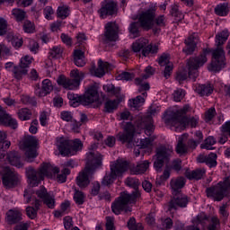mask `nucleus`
I'll return each mask as SVG.
<instances>
[{"label":"nucleus","instance_id":"nucleus-46","mask_svg":"<svg viewBox=\"0 0 230 230\" xmlns=\"http://www.w3.org/2000/svg\"><path fill=\"white\" fill-rule=\"evenodd\" d=\"M208 230H220V219L217 216H213L210 218Z\"/></svg>","mask_w":230,"mask_h":230},{"label":"nucleus","instance_id":"nucleus-18","mask_svg":"<svg viewBox=\"0 0 230 230\" xmlns=\"http://www.w3.org/2000/svg\"><path fill=\"white\" fill-rule=\"evenodd\" d=\"M20 177L17 172L5 167L2 171V182L5 188H15L19 184Z\"/></svg>","mask_w":230,"mask_h":230},{"label":"nucleus","instance_id":"nucleus-17","mask_svg":"<svg viewBox=\"0 0 230 230\" xmlns=\"http://www.w3.org/2000/svg\"><path fill=\"white\" fill-rule=\"evenodd\" d=\"M31 62H33V58L29 56L22 58L20 64L13 68V78L16 80H22V76L28 75V67L31 65Z\"/></svg>","mask_w":230,"mask_h":230},{"label":"nucleus","instance_id":"nucleus-35","mask_svg":"<svg viewBox=\"0 0 230 230\" xmlns=\"http://www.w3.org/2000/svg\"><path fill=\"white\" fill-rule=\"evenodd\" d=\"M196 93L200 96H209L213 93V87L211 84H199L196 87Z\"/></svg>","mask_w":230,"mask_h":230},{"label":"nucleus","instance_id":"nucleus-45","mask_svg":"<svg viewBox=\"0 0 230 230\" xmlns=\"http://www.w3.org/2000/svg\"><path fill=\"white\" fill-rule=\"evenodd\" d=\"M171 15L174 17L176 22L182 21L184 19V14L181 11H179V7L177 5H172L171 9Z\"/></svg>","mask_w":230,"mask_h":230},{"label":"nucleus","instance_id":"nucleus-12","mask_svg":"<svg viewBox=\"0 0 230 230\" xmlns=\"http://www.w3.org/2000/svg\"><path fill=\"white\" fill-rule=\"evenodd\" d=\"M186 185V179L182 176L171 180L170 186L172 190L174 202H190L191 198L181 193V190Z\"/></svg>","mask_w":230,"mask_h":230},{"label":"nucleus","instance_id":"nucleus-32","mask_svg":"<svg viewBox=\"0 0 230 230\" xmlns=\"http://www.w3.org/2000/svg\"><path fill=\"white\" fill-rule=\"evenodd\" d=\"M146 92H143L142 95H137L136 98L130 99L128 102L129 107H131V109H138V107L145 103V98H146Z\"/></svg>","mask_w":230,"mask_h":230},{"label":"nucleus","instance_id":"nucleus-58","mask_svg":"<svg viewBox=\"0 0 230 230\" xmlns=\"http://www.w3.org/2000/svg\"><path fill=\"white\" fill-rule=\"evenodd\" d=\"M158 64L161 66H168L170 63V55L169 54H163L159 59H158Z\"/></svg>","mask_w":230,"mask_h":230},{"label":"nucleus","instance_id":"nucleus-63","mask_svg":"<svg viewBox=\"0 0 230 230\" xmlns=\"http://www.w3.org/2000/svg\"><path fill=\"white\" fill-rule=\"evenodd\" d=\"M8 28V22L4 18L0 17V35H5Z\"/></svg>","mask_w":230,"mask_h":230},{"label":"nucleus","instance_id":"nucleus-51","mask_svg":"<svg viewBox=\"0 0 230 230\" xmlns=\"http://www.w3.org/2000/svg\"><path fill=\"white\" fill-rule=\"evenodd\" d=\"M136 78V75L132 72H121L118 76V80H125L126 82H130V80H134Z\"/></svg>","mask_w":230,"mask_h":230},{"label":"nucleus","instance_id":"nucleus-11","mask_svg":"<svg viewBox=\"0 0 230 230\" xmlns=\"http://www.w3.org/2000/svg\"><path fill=\"white\" fill-rule=\"evenodd\" d=\"M125 184L128 186V188H133L135 191L132 194H128V192H121L119 197L115 199V202H130L134 200H137L139 197H141V192L137 190L139 188V180L137 178L128 177L125 180Z\"/></svg>","mask_w":230,"mask_h":230},{"label":"nucleus","instance_id":"nucleus-62","mask_svg":"<svg viewBox=\"0 0 230 230\" xmlns=\"http://www.w3.org/2000/svg\"><path fill=\"white\" fill-rule=\"evenodd\" d=\"M99 200H103L105 202H111L112 200V195L109 191H103L99 194Z\"/></svg>","mask_w":230,"mask_h":230},{"label":"nucleus","instance_id":"nucleus-9","mask_svg":"<svg viewBox=\"0 0 230 230\" xmlns=\"http://www.w3.org/2000/svg\"><path fill=\"white\" fill-rule=\"evenodd\" d=\"M128 170V162L123 159H117L114 162H111V172L109 174H106L102 181V184L103 186H109L110 184H112L118 177L123 175L125 172Z\"/></svg>","mask_w":230,"mask_h":230},{"label":"nucleus","instance_id":"nucleus-48","mask_svg":"<svg viewBox=\"0 0 230 230\" xmlns=\"http://www.w3.org/2000/svg\"><path fill=\"white\" fill-rule=\"evenodd\" d=\"M205 164L209 166V168H215L217 166V154L211 153L207 155Z\"/></svg>","mask_w":230,"mask_h":230},{"label":"nucleus","instance_id":"nucleus-10","mask_svg":"<svg viewBox=\"0 0 230 230\" xmlns=\"http://www.w3.org/2000/svg\"><path fill=\"white\" fill-rule=\"evenodd\" d=\"M173 154V147L162 146L156 148L155 160L154 168L156 172H163V166L170 163V159Z\"/></svg>","mask_w":230,"mask_h":230},{"label":"nucleus","instance_id":"nucleus-60","mask_svg":"<svg viewBox=\"0 0 230 230\" xmlns=\"http://www.w3.org/2000/svg\"><path fill=\"white\" fill-rule=\"evenodd\" d=\"M23 30L25 33H33V31H35V26L33 23H31V22L25 21L23 23Z\"/></svg>","mask_w":230,"mask_h":230},{"label":"nucleus","instance_id":"nucleus-59","mask_svg":"<svg viewBox=\"0 0 230 230\" xmlns=\"http://www.w3.org/2000/svg\"><path fill=\"white\" fill-rule=\"evenodd\" d=\"M63 224L66 230H71L74 226L73 217L66 216L63 218Z\"/></svg>","mask_w":230,"mask_h":230},{"label":"nucleus","instance_id":"nucleus-33","mask_svg":"<svg viewBox=\"0 0 230 230\" xmlns=\"http://www.w3.org/2000/svg\"><path fill=\"white\" fill-rule=\"evenodd\" d=\"M205 174L206 170L204 169H196L192 172H186L185 173L187 179H189L190 181H200V179H202V177H204Z\"/></svg>","mask_w":230,"mask_h":230},{"label":"nucleus","instance_id":"nucleus-1","mask_svg":"<svg viewBox=\"0 0 230 230\" xmlns=\"http://www.w3.org/2000/svg\"><path fill=\"white\" fill-rule=\"evenodd\" d=\"M209 51L208 49H204L203 52L199 57L190 58L187 62V70L183 69L176 74L177 82L182 84L184 80H188V77L195 82L199 77V68L202 67V66L208 62L207 57L209 55Z\"/></svg>","mask_w":230,"mask_h":230},{"label":"nucleus","instance_id":"nucleus-13","mask_svg":"<svg viewBox=\"0 0 230 230\" xmlns=\"http://www.w3.org/2000/svg\"><path fill=\"white\" fill-rule=\"evenodd\" d=\"M141 49L143 57H148L150 53L155 55L159 51V44H148V40L140 38L132 44V50L134 53H139Z\"/></svg>","mask_w":230,"mask_h":230},{"label":"nucleus","instance_id":"nucleus-55","mask_svg":"<svg viewBox=\"0 0 230 230\" xmlns=\"http://www.w3.org/2000/svg\"><path fill=\"white\" fill-rule=\"evenodd\" d=\"M128 227L129 230H143V225L141 224H137L136 223V218L131 217L128 221Z\"/></svg>","mask_w":230,"mask_h":230},{"label":"nucleus","instance_id":"nucleus-23","mask_svg":"<svg viewBox=\"0 0 230 230\" xmlns=\"http://www.w3.org/2000/svg\"><path fill=\"white\" fill-rule=\"evenodd\" d=\"M51 91H53V84L49 79H45L42 81L41 89L40 84H36L35 87V94L36 96H39V98L48 96Z\"/></svg>","mask_w":230,"mask_h":230},{"label":"nucleus","instance_id":"nucleus-15","mask_svg":"<svg viewBox=\"0 0 230 230\" xmlns=\"http://www.w3.org/2000/svg\"><path fill=\"white\" fill-rule=\"evenodd\" d=\"M37 137L33 136H25L23 138V148L26 151L27 163H33V159L37 157Z\"/></svg>","mask_w":230,"mask_h":230},{"label":"nucleus","instance_id":"nucleus-47","mask_svg":"<svg viewBox=\"0 0 230 230\" xmlns=\"http://www.w3.org/2000/svg\"><path fill=\"white\" fill-rule=\"evenodd\" d=\"M103 91H105V93H108V94L116 95L119 94L120 89L116 88L112 84H107L103 85Z\"/></svg>","mask_w":230,"mask_h":230},{"label":"nucleus","instance_id":"nucleus-21","mask_svg":"<svg viewBox=\"0 0 230 230\" xmlns=\"http://www.w3.org/2000/svg\"><path fill=\"white\" fill-rule=\"evenodd\" d=\"M111 69H112V66L109 64V62H103L102 59H99L98 67L92 66L90 73L97 76V78H102V76H105V73L111 71Z\"/></svg>","mask_w":230,"mask_h":230},{"label":"nucleus","instance_id":"nucleus-26","mask_svg":"<svg viewBox=\"0 0 230 230\" xmlns=\"http://www.w3.org/2000/svg\"><path fill=\"white\" fill-rule=\"evenodd\" d=\"M111 211L114 215H121V213H128L132 211V206L128 202H114L111 204Z\"/></svg>","mask_w":230,"mask_h":230},{"label":"nucleus","instance_id":"nucleus-56","mask_svg":"<svg viewBox=\"0 0 230 230\" xmlns=\"http://www.w3.org/2000/svg\"><path fill=\"white\" fill-rule=\"evenodd\" d=\"M21 100L22 102L24 103V105H32L33 107L37 105V101L35 100V97H30V95H22Z\"/></svg>","mask_w":230,"mask_h":230},{"label":"nucleus","instance_id":"nucleus-44","mask_svg":"<svg viewBox=\"0 0 230 230\" xmlns=\"http://www.w3.org/2000/svg\"><path fill=\"white\" fill-rule=\"evenodd\" d=\"M188 152V146L184 144V137H180L178 138V144L176 146V153L182 155V154H186Z\"/></svg>","mask_w":230,"mask_h":230},{"label":"nucleus","instance_id":"nucleus-36","mask_svg":"<svg viewBox=\"0 0 230 230\" xmlns=\"http://www.w3.org/2000/svg\"><path fill=\"white\" fill-rule=\"evenodd\" d=\"M128 31L132 35L133 39L139 37L141 31V23L138 22H133L129 24Z\"/></svg>","mask_w":230,"mask_h":230},{"label":"nucleus","instance_id":"nucleus-2","mask_svg":"<svg viewBox=\"0 0 230 230\" xmlns=\"http://www.w3.org/2000/svg\"><path fill=\"white\" fill-rule=\"evenodd\" d=\"M229 34L226 31H222L216 36V44L217 48L212 52V62L208 70L214 73H218L226 66V52L222 48V44L227 40Z\"/></svg>","mask_w":230,"mask_h":230},{"label":"nucleus","instance_id":"nucleus-3","mask_svg":"<svg viewBox=\"0 0 230 230\" xmlns=\"http://www.w3.org/2000/svg\"><path fill=\"white\" fill-rule=\"evenodd\" d=\"M59 172L58 167H53L49 164H43L38 171L33 167L25 169L26 177L32 187L39 186L40 181H44V177H51L53 173H58Z\"/></svg>","mask_w":230,"mask_h":230},{"label":"nucleus","instance_id":"nucleus-38","mask_svg":"<svg viewBox=\"0 0 230 230\" xmlns=\"http://www.w3.org/2000/svg\"><path fill=\"white\" fill-rule=\"evenodd\" d=\"M119 105V101L118 100H109L104 103V111L108 113H112L118 106Z\"/></svg>","mask_w":230,"mask_h":230},{"label":"nucleus","instance_id":"nucleus-14","mask_svg":"<svg viewBox=\"0 0 230 230\" xmlns=\"http://www.w3.org/2000/svg\"><path fill=\"white\" fill-rule=\"evenodd\" d=\"M157 114V110L154 107H151L149 110V114L141 117L140 119H138V121L137 122V127L138 128H144L145 134L147 136H152L154 134V119H152V116H155Z\"/></svg>","mask_w":230,"mask_h":230},{"label":"nucleus","instance_id":"nucleus-57","mask_svg":"<svg viewBox=\"0 0 230 230\" xmlns=\"http://www.w3.org/2000/svg\"><path fill=\"white\" fill-rule=\"evenodd\" d=\"M49 55L52 58H58L62 55V49L58 46L53 47L49 51Z\"/></svg>","mask_w":230,"mask_h":230},{"label":"nucleus","instance_id":"nucleus-25","mask_svg":"<svg viewBox=\"0 0 230 230\" xmlns=\"http://www.w3.org/2000/svg\"><path fill=\"white\" fill-rule=\"evenodd\" d=\"M57 83L58 85H62L65 89H68L69 91H73L80 87V82L78 80L67 79L64 75H59L57 79Z\"/></svg>","mask_w":230,"mask_h":230},{"label":"nucleus","instance_id":"nucleus-42","mask_svg":"<svg viewBox=\"0 0 230 230\" xmlns=\"http://www.w3.org/2000/svg\"><path fill=\"white\" fill-rule=\"evenodd\" d=\"M217 144V139L215 137H208L206 138L204 144H201L200 148L205 150H215V147H213V145Z\"/></svg>","mask_w":230,"mask_h":230},{"label":"nucleus","instance_id":"nucleus-19","mask_svg":"<svg viewBox=\"0 0 230 230\" xmlns=\"http://www.w3.org/2000/svg\"><path fill=\"white\" fill-rule=\"evenodd\" d=\"M119 33V26L116 24V22H110L105 25L104 42H116Z\"/></svg>","mask_w":230,"mask_h":230},{"label":"nucleus","instance_id":"nucleus-50","mask_svg":"<svg viewBox=\"0 0 230 230\" xmlns=\"http://www.w3.org/2000/svg\"><path fill=\"white\" fill-rule=\"evenodd\" d=\"M57 13L59 19H67V17H69V7L59 6L58 8Z\"/></svg>","mask_w":230,"mask_h":230},{"label":"nucleus","instance_id":"nucleus-54","mask_svg":"<svg viewBox=\"0 0 230 230\" xmlns=\"http://www.w3.org/2000/svg\"><path fill=\"white\" fill-rule=\"evenodd\" d=\"M23 197L26 202H39L37 198L33 195V191L31 190V189L25 190Z\"/></svg>","mask_w":230,"mask_h":230},{"label":"nucleus","instance_id":"nucleus-49","mask_svg":"<svg viewBox=\"0 0 230 230\" xmlns=\"http://www.w3.org/2000/svg\"><path fill=\"white\" fill-rule=\"evenodd\" d=\"M227 12H229V10L227 9V4L226 3L218 4L215 8V13H217V15H220L221 17H224V15H227Z\"/></svg>","mask_w":230,"mask_h":230},{"label":"nucleus","instance_id":"nucleus-40","mask_svg":"<svg viewBox=\"0 0 230 230\" xmlns=\"http://www.w3.org/2000/svg\"><path fill=\"white\" fill-rule=\"evenodd\" d=\"M19 119L22 121H28L31 119V111L28 108H22L17 112Z\"/></svg>","mask_w":230,"mask_h":230},{"label":"nucleus","instance_id":"nucleus-34","mask_svg":"<svg viewBox=\"0 0 230 230\" xmlns=\"http://www.w3.org/2000/svg\"><path fill=\"white\" fill-rule=\"evenodd\" d=\"M74 63L77 67H84L85 66V56L82 50L74 51Z\"/></svg>","mask_w":230,"mask_h":230},{"label":"nucleus","instance_id":"nucleus-24","mask_svg":"<svg viewBox=\"0 0 230 230\" xmlns=\"http://www.w3.org/2000/svg\"><path fill=\"white\" fill-rule=\"evenodd\" d=\"M0 123L4 125L5 127H10L13 130H15L19 127L17 120L15 119H12L8 113L3 109V106H0Z\"/></svg>","mask_w":230,"mask_h":230},{"label":"nucleus","instance_id":"nucleus-31","mask_svg":"<svg viewBox=\"0 0 230 230\" xmlns=\"http://www.w3.org/2000/svg\"><path fill=\"white\" fill-rule=\"evenodd\" d=\"M209 222V217L206 213L201 212L192 218V224L194 226H201V227H206Z\"/></svg>","mask_w":230,"mask_h":230},{"label":"nucleus","instance_id":"nucleus-8","mask_svg":"<svg viewBox=\"0 0 230 230\" xmlns=\"http://www.w3.org/2000/svg\"><path fill=\"white\" fill-rule=\"evenodd\" d=\"M56 145L61 155H64L65 157H70L71 155H76V152L82 150L84 146L82 140L78 138L75 140H69L65 137L57 138Z\"/></svg>","mask_w":230,"mask_h":230},{"label":"nucleus","instance_id":"nucleus-41","mask_svg":"<svg viewBox=\"0 0 230 230\" xmlns=\"http://www.w3.org/2000/svg\"><path fill=\"white\" fill-rule=\"evenodd\" d=\"M96 148H98L97 143H93L92 146H90V147H89L90 152L86 155V160H87V163H89V155L93 154V161L95 163L96 159H101V164H102V155L98 152H94V150H96Z\"/></svg>","mask_w":230,"mask_h":230},{"label":"nucleus","instance_id":"nucleus-43","mask_svg":"<svg viewBox=\"0 0 230 230\" xmlns=\"http://www.w3.org/2000/svg\"><path fill=\"white\" fill-rule=\"evenodd\" d=\"M6 132L0 131V148L1 150H8L10 148L12 142L6 140Z\"/></svg>","mask_w":230,"mask_h":230},{"label":"nucleus","instance_id":"nucleus-28","mask_svg":"<svg viewBox=\"0 0 230 230\" xmlns=\"http://www.w3.org/2000/svg\"><path fill=\"white\" fill-rule=\"evenodd\" d=\"M197 37L195 35H190L187 40H185V48H183L182 51L185 55H193L195 52V48H197Z\"/></svg>","mask_w":230,"mask_h":230},{"label":"nucleus","instance_id":"nucleus-22","mask_svg":"<svg viewBox=\"0 0 230 230\" xmlns=\"http://www.w3.org/2000/svg\"><path fill=\"white\" fill-rule=\"evenodd\" d=\"M117 4L112 0H104L102 8L99 10L102 19H105L107 15H114L116 13Z\"/></svg>","mask_w":230,"mask_h":230},{"label":"nucleus","instance_id":"nucleus-29","mask_svg":"<svg viewBox=\"0 0 230 230\" xmlns=\"http://www.w3.org/2000/svg\"><path fill=\"white\" fill-rule=\"evenodd\" d=\"M149 167L150 162L147 160L138 162L136 166L131 168V173H133V175H142V173H145Z\"/></svg>","mask_w":230,"mask_h":230},{"label":"nucleus","instance_id":"nucleus-52","mask_svg":"<svg viewBox=\"0 0 230 230\" xmlns=\"http://www.w3.org/2000/svg\"><path fill=\"white\" fill-rule=\"evenodd\" d=\"M71 173V171L67 168H65L61 171L60 174H58L57 181L58 182H60V184L66 182L67 181V175Z\"/></svg>","mask_w":230,"mask_h":230},{"label":"nucleus","instance_id":"nucleus-53","mask_svg":"<svg viewBox=\"0 0 230 230\" xmlns=\"http://www.w3.org/2000/svg\"><path fill=\"white\" fill-rule=\"evenodd\" d=\"M12 15H13L16 21L21 22L24 21V17H26V13L21 9H13Z\"/></svg>","mask_w":230,"mask_h":230},{"label":"nucleus","instance_id":"nucleus-37","mask_svg":"<svg viewBox=\"0 0 230 230\" xmlns=\"http://www.w3.org/2000/svg\"><path fill=\"white\" fill-rule=\"evenodd\" d=\"M40 209V203L37 202L34 204V206L27 207L26 208V215L31 218V220H33L37 218V211Z\"/></svg>","mask_w":230,"mask_h":230},{"label":"nucleus","instance_id":"nucleus-4","mask_svg":"<svg viewBox=\"0 0 230 230\" xmlns=\"http://www.w3.org/2000/svg\"><path fill=\"white\" fill-rule=\"evenodd\" d=\"M188 111H190V105L183 106L182 109L168 115L165 119V123L172 127H176V128H179L181 125L184 128L191 127V128H195L199 125V119L184 117Z\"/></svg>","mask_w":230,"mask_h":230},{"label":"nucleus","instance_id":"nucleus-39","mask_svg":"<svg viewBox=\"0 0 230 230\" xmlns=\"http://www.w3.org/2000/svg\"><path fill=\"white\" fill-rule=\"evenodd\" d=\"M69 208H71V204L69 202L61 203L60 210H56L54 212V217L56 218H60V217H64V215L68 213Z\"/></svg>","mask_w":230,"mask_h":230},{"label":"nucleus","instance_id":"nucleus-5","mask_svg":"<svg viewBox=\"0 0 230 230\" xmlns=\"http://www.w3.org/2000/svg\"><path fill=\"white\" fill-rule=\"evenodd\" d=\"M134 125L132 122H128L124 127V132H119L117 135V139L120 141V143H128V148H132V145L138 148H148V146H152L154 140L148 137L140 139V141H134Z\"/></svg>","mask_w":230,"mask_h":230},{"label":"nucleus","instance_id":"nucleus-27","mask_svg":"<svg viewBox=\"0 0 230 230\" xmlns=\"http://www.w3.org/2000/svg\"><path fill=\"white\" fill-rule=\"evenodd\" d=\"M36 195L43 202H55V195L51 191L48 192L44 186L40 187V190L36 191Z\"/></svg>","mask_w":230,"mask_h":230},{"label":"nucleus","instance_id":"nucleus-6","mask_svg":"<svg viewBox=\"0 0 230 230\" xmlns=\"http://www.w3.org/2000/svg\"><path fill=\"white\" fill-rule=\"evenodd\" d=\"M94 158V155L93 153H90L88 155V162H86V166L84 167V170L81 172H79L78 176L76 177V184L79 186V188H87L89 184H91V177L94 174V172L96 171V168H99V166H102V159L97 158L94 161L93 159Z\"/></svg>","mask_w":230,"mask_h":230},{"label":"nucleus","instance_id":"nucleus-30","mask_svg":"<svg viewBox=\"0 0 230 230\" xmlns=\"http://www.w3.org/2000/svg\"><path fill=\"white\" fill-rule=\"evenodd\" d=\"M7 222L9 224H17L22 220V213L19 210H9L7 213Z\"/></svg>","mask_w":230,"mask_h":230},{"label":"nucleus","instance_id":"nucleus-64","mask_svg":"<svg viewBox=\"0 0 230 230\" xmlns=\"http://www.w3.org/2000/svg\"><path fill=\"white\" fill-rule=\"evenodd\" d=\"M106 230H116L114 227V217H106Z\"/></svg>","mask_w":230,"mask_h":230},{"label":"nucleus","instance_id":"nucleus-7","mask_svg":"<svg viewBox=\"0 0 230 230\" xmlns=\"http://www.w3.org/2000/svg\"><path fill=\"white\" fill-rule=\"evenodd\" d=\"M67 98L70 101L72 107H78V105H91L94 102L100 100V94L98 93V87L95 85L90 86L84 95L79 96L76 93L69 92Z\"/></svg>","mask_w":230,"mask_h":230},{"label":"nucleus","instance_id":"nucleus-16","mask_svg":"<svg viewBox=\"0 0 230 230\" xmlns=\"http://www.w3.org/2000/svg\"><path fill=\"white\" fill-rule=\"evenodd\" d=\"M230 190V181H226L224 183H218L214 187L207 189V196L212 197L214 200L220 201L226 195H227V190Z\"/></svg>","mask_w":230,"mask_h":230},{"label":"nucleus","instance_id":"nucleus-61","mask_svg":"<svg viewBox=\"0 0 230 230\" xmlns=\"http://www.w3.org/2000/svg\"><path fill=\"white\" fill-rule=\"evenodd\" d=\"M172 96H173L174 102H181V100H182V98H184V96H185L184 90L178 89V90L174 91Z\"/></svg>","mask_w":230,"mask_h":230},{"label":"nucleus","instance_id":"nucleus-20","mask_svg":"<svg viewBox=\"0 0 230 230\" xmlns=\"http://www.w3.org/2000/svg\"><path fill=\"white\" fill-rule=\"evenodd\" d=\"M155 19V10L149 9L140 13L138 17V22L140 23L141 28H143L144 30H152V26H154Z\"/></svg>","mask_w":230,"mask_h":230}]
</instances>
